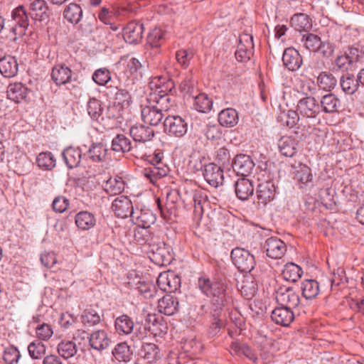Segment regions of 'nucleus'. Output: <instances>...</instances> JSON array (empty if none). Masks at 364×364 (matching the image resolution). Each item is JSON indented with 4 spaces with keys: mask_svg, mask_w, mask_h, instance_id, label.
Masks as SVG:
<instances>
[{
    "mask_svg": "<svg viewBox=\"0 0 364 364\" xmlns=\"http://www.w3.org/2000/svg\"><path fill=\"white\" fill-rule=\"evenodd\" d=\"M298 141L295 138L284 136L278 141V148L281 154L286 157H293L297 152Z\"/></svg>",
    "mask_w": 364,
    "mask_h": 364,
    "instance_id": "28",
    "label": "nucleus"
},
{
    "mask_svg": "<svg viewBox=\"0 0 364 364\" xmlns=\"http://www.w3.org/2000/svg\"><path fill=\"white\" fill-rule=\"evenodd\" d=\"M156 283L164 292H176L181 287V278L173 272H164L159 274Z\"/></svg>",
    "mask_w": 364,
    "mask_h": 364,
    "instance_id": "7",
    "label": "nucleus"
},
{
    "mask_svg": "<svg viewBox=\"0 0 364 364\" xmlns=\"http://www.w3.org/2000/svg\"><path fill=\"white\" fill-rule=\"evenodd\" d=\"M333 65L336 66L337 70L347 72L351 70L355 64L348 53V50H346L344 54L339 55L335 58Z\"/></svg>",
    "mask_w": 364,
    "mask_h": 364,
    "instance_id": "50",
    "label": "nucleus"
},
{
    "mask_svg": "<svg viewBox=\"0 0 364 364\" xmlns=\"http://www.w3.org/2000/svg\"><path fill=\"white\" fill-rule=\"evenodd\" d=\"M320 103V108L324 112L333 113L337 112L340 101L334 94L330 93L322 97Z\"/></svg>",
    "mask_w": 364,
    "mask_h": 364,
    "instance_id": "45",
    "label": "nucleus"
},
{
    "mask_svg": "<svg viewBox=\"0 0 364 364\" xmlns=\"http://www.w3.org/2000/svg\"><path fill=\"white\" fill-rule=\"evenodd\" d=\"M46 345L38 340L31 342L28 346L29 355L33 359H41L46 354Z\"/></svg>",
    "mask_w": 364,
    "mask_h": 364,
    "instance_id": "58",
    "label": "nucleus"
},
{
    "mask_svg": "<svg viewBox=\"0 0 364 364\" xmlns=\"http://www.w3.org/2000/svg\"><path fill=\"white\" fill-rule=\"evenodd\" d=\"M354 64L364 63V43H358L347 48Z\"/></svg>",
    "mask_w": 364,
    "mask_h": 364,
    "instance_id": "57",
    "label": "nucleus"
},
{
    "mask_svg": "<svg viewBox=\"0 0 364 364\" xmlns=\"http://www.w3.org/2000/svg\"><path fill=\"white\" fill-rule=\"evenodd\" d=\"M55 159L50 151L41 152L36 158L38 166L45 170H51L55 166Z\"/></svg>",
    "mask_w": 364,
    "mask_h": 364,
    "instance_id": "53",
    "label": "nucleus"
},
{
    "mask_svg": "<svg viewBox=\"0 0 364 364\" xmlns=\"http://www.w3.org/2000/svg\"><path fill=\"white\" fill-rule=\"evenodd\" d=\"M164 33L161 28H154L148 35L147 43L152 48H159L163 41Z\"/></svg>",
    "mask_w": 364,
    "mask_h": 364,
    "instance_id": "62",
    "label": "nucleus"
},
{
    "mask_svg": "<svg viewBox=\"0 0 364 364\" xmlns=\"http://www.w3.org/2000/svg\"><path fill=\"white\" fill-rule=\"evenodd\" d=\"M125 188V183L121 177L110 178L105 186V191L110 195L120 194Z\"/></svg>",
    "mask_w": 364,
    "mask_h": 364,
    "instance_id": "46",
    "label": "nucleus"
},
{
    "mask_svg": "<svg viewBox=\"0 0 364 364\" xmlns=\"http://www.w3.org/2000/svg\"><path fill=\"white\" fill-rule=\"evenodd\" d=\"M112 149L116 152L127 153L132 151V154H138L137 146H133L131 140L124 134H117L112 141Z\"/></svg>",
    "mask_w": 364,
    "mask_h": 364,
    "instance_id": "24",
    "label": "nucleus"
},
{
    "mask_svg": "<svg viewBox=\"0 0 364 364\" xmlns=\"http://www.w3.org/2000/svg\"><path fill=\"white\" fill-rule=\"evenodd\" d=\"M301 289L306 299H313L319 294L318 283L314 279H306L302 282Z\"/></svg>",
    "mask_w": 364,
    "mask_h": 364,
    "instance_id": "40",
    "label": "nucleus"
},
{
    "mask_svg": "<svg viewBox=\"0 0 364 364\" xmlns=\"http://www.w3.org/2000/svg\"><path fill=\"white\" fill-rule=\"evenodd\" d=\"M63 17L70 23L77 24L82 17V9L75 3H70L63 11Z\"/></svg>",
    "mask_w": 364,
    "mask_h": 364,
    "instance_id": "38",
    "label": "nucleus"
},
{
    "mask_svg": "<svg viewBox=\"0 0 364 364\" xmlns=\"http://www.w3.org/2000/svg\"><path fill=\"white\" fill-rule=\"evenodd\" d=\"M156 220V215L148 208L136 210L132 215V220L141 228L148 229L154 224Z\"/></svg>",
    "mask_w": 364,
    "mask_h": 364,
    "instance_id": "18",
    "label": "nucleus"
},
{
    "mask_svg": "<svg viewBox=\"0 0 364 364\" xmlns=\"http://www.w3.org/2000/svg\"><path fill=\"white\" fill-rule=\"evenodd\" d=\"M230 257L234 265L241 272H250L256 265L255 256L244 248H234Z\"/></svg>",
    "mask_w": 364,
    "mask_h": 364,
    "instance_id": "2",
    "label": "nucleus"
},
{
    "mask_svg": "<svg viewBox=\"0 0 364 364\" xmlns=\"http://www.w3.org/2000/svg\"><path fill=\"white\" fill-rule=\"evenodd\" d=\"M232 167L237 175L245 177L251 173L255 167V163L250 156L241 154L235 157Z\"/></svg>",
    "mask_w": 364,
    "mask_h": 364,
    "instance_id": "13",
    "label": "nucleus"
},
{
    "mask_svg": "<svg viewBox=\"0 0 364 364\" xmlns=\"http://www.w3.org/2000/svg\"><path fill=\"white\" fill-rule=\"evenodd\" d=\"M103 110L102 102L100 100L95 97L89 99L87 103V111L92 120L99 122L100 119H103Z\"/></svg>",
    "mask_w": 364,
    "mask_h": 364,
    "instance_id": "39",
    "label": "nucleus"
},
{
    "mask_svg": "<svg viewBox=\"0 0 364 364\" xmlns=\"http://www.w3.org/2000/svg\"><path fill=\"white\" fill-rule=\"evenodd\" d=\"M163 91L159 90L158 92H152L149 95L147 101L153 104L161 112H167L173 105V97L168 93L161 94Z\"/></svg>",
    "mask_w": 364,
    "mask_h": 364,
    "instance_id": "16",
    "label": "nucleus"
},
{
    "mask_svg": "<svg viewBox=\"0 0 364 364\" xmlns=\"http://www.w3.org/2000/svg\"><path fill=\"white\" fill-rule=\"evenodd\" d=\"M303 271L297 264L289 262L284 265L282 276L287 281L296 282L302 275Z\"/></svg>",
    "mask_w": 364,
    "mask_h": 364,
    "instance_id": "41",
    "label": "nucleus"
},
{
    "mask_svg": "<svg viewBox=\"0 0 364 364\" xmlns=\"http://www.w3.org/2000/svg\"><path fill=\"white\" fill-rule=\"evenodd\" d=\"M239 120L238 114L235 109H223L218 114V122L221 126L233 127Z\"/></svg>",
    "mask_w": 364,
    "mask_h": 364,
    "instance_id": "35",
    "label": "nucleus"
},
{
    "mask_svg": "<svg viewBox=\"0 0 364 364\" xmlns=\"http://www.w3.org/2000/svg\"><path fill=\"white\" fill-rule=\"evenodd\" d=\"M81 320L85 327H92L101 321V316L94 307L90 306L84 310Z\"/></svg>",
    "mask_w": 364,
    "mask_h": 364,
    "instance_id": "42",
    "label": "nucleus"
},
{
    "mask_svg": "<svg viewBox=\"0 0 364 364\" xmlns=\"http://www.w3.org/2000/svg\"><path fill=\"white\" fill-rule=\"evenodd\" d=\"M284 65L290 71L297 70L302 65V57L297 50L290 47L284 50L282 55Z\"/></svg>",
    "mask_w": 364,
    "mask_h": 364,
    "instance_id": "19",
    "label": "nucleus"
},
{
    "mask_svg": "<svg viewBox=\"0 0 364 364\" xmlns=\"http://www.w3.org/2000/svg\"><path fill=\"white\" fill-rule=\"evenodd\" d=\"M30 90L21 82L11 83L7 87V97L16 103L26 101Z\"/></svg>",
    "mask_w": 364,
    "mask_h": 364,
    "instance_id": "22",
    "label": "nucleus"
},
{
    "mask_svg": "<svg viewBox=\"0 0 364 364\" xmlns=\"http://www.w3.org/2000/svg\"><path fill=\"white\" fill-rule=\"evenodd\" d=\"M92 80L99 85H105L111 80L110 72L107 68H100L93 73Z\"/></svg>",
    "mask_w": 364,
    "mask_h": 364,
    "instance_id": "61",
    "label": "nucleus"
},
{
    "mask_svg": "<svg viewBox=\"0 0 364 364\" xmlns=\"http://www.w3.org/2000/svg\"><path fill=\"white\" fill-rule=\"evenodd\" d=\"M196 85V80L193 79L191 72L187 73L183 80L180 82L179 88L182 93L191 95Z\"/></svg>",
    "mask_w": 364,
    "mask_h": 364,
    "instance_id": "59",
    "label": "nucleus"
},
{
    "mask_svg": "<svg viewBox=\"0 0 364 364\" xmlns=\"http://www.w3.org/2000/svg\"><path fill=\"white\" fill-rule=\"evenodd\" d=\"M112 209L118 218H126L134 214V210L131 200L124 196L117 197L112 203Z\"/></svg>",
    "mask_w": 364,
    "mask_h": 364,
    "instance_id": "10",
    "label": "nucleus"
},
{
    "mask_svg": "<svg viewBox=\"0 0 364 364\" xmlns=\"http://www.w3.org/2000/svg\"><path fill=\"white\" fill-rule=\"evenodd\" d=\"M18 70V65L14 57L8 55L0 59V73L5 77H14Z\"/></svg>",
    "mask_w": 364,
    "mask_h": 364,
    "instance_id": "29",
    "label": "nucleus"
},
{
    "mask_svg": "<svg viewBox=\"0 0 364 364\" xmlns=\"http://www.w3.org/2000/svg\"><path fill=\"white\" fill-rule=\"evenodd\" d=\"M87 155L88 159L93 162H103L107 158L108 149L102 142H93L89 147Z\"/></svg>",
    "mask_w": 364,
    "mask_h": 364,
    "instance_id": "26",
    "label": "nucleus"
},
{
    "mask_svg": "<svg viewBox=\"0 0 364 364\" xmlns=\"http://www.w3.org/2000/svg\"><path fill=\"white\" fill-rule=\"evenodd\" d=\"M137 354L146 364H161L164 358L159 346L152 343H143Z\"/></svg>",
    "mask_w": 364,
    "mask_h": 364,
    "instance_id": "4",
    "label": "nucleus"
},
{
    "mask_svg": "<svg viewBox=\"0 0 364 364\" xmlns=\"http://www.w3.org/2000/svg\"><path fill=\"white\" fill-rule=\"evenodd\" d=\"M247 45H245L242 43V40L240 39V43L237 46V49L235 51V58L239 62H247L253 54L252 48L254 47L252 42V37H250V41L246 39Z\"/></svg>",
    "mask_w": 364,
    "mask_h": 364,
    "instance_id": "36",
    "label": "nucleus"
},
{
    "mask_svg": "<svg viewBox=\"0 0 364 364\" xmlns=\"http://www.w3.org/2000/svg\"><path fill=\"white\" fill-rule=\"evenodd\" d=\"M20 358V352L16 347H9L4 352L3 360L6 364H16L18 362Z\"/></svg>",
    "mask_w": 364,
    "mask_h": 364,
    "instance_id": "63",
    "label": "nucleus"
},
{
    "mask_svg": "<svg viewBox=\"0 0 364 364\" xmlns=\"http://www.w3.org/2000/svg\"><path fill=\"white\" fill-rule=\"evenodd\" d=\"M164 132L171 136L181 137L188 130L187 122L180 116H168L164 122Z\"/></svg>",
    "mask_w": 364,
    "mask_h": 364,
    "instance_id": "5",
    "label": "nucleus"
},
{
    "mask_svg": "<svg viewBox=\"0 0 364 364\" xmlns=\"http://www.w3.org/2000/svg\"><path fill=\"white\" fill-rule=\"evenodd\" d=\"M317 83L320 88L324 90H331L336 87L337 80L332 73L322 72L317 77Z\"/></svg>",
    "mask_w": 364,
    "mask_h": 364,
    "instance_id": "49",
    "label": "nucleus"
},
{
    "mask_svg": "<svg viewBox=\"0 0 364 364\" xmlns=\"http://www.w3.org/2000/svg\"><path fill=\"white\" fill-rule=\"evenodd\" d=\"M144 176L154 183L157 179L161 178L167 174V171L164 166L151 165L145 168L143 171Z\"/></svg>",
    "mask_w": 364,
    "mask_h": 364,
    "instance_id": "52",
    "label": "nucleus"
},
{
    "mask_svg": "<svg viewBox=\"0 0 364 364\" xmlns=\"http://www.w3.org/2000/svg\"><path fill=\"white\" fill-rule=\"evenodd\" d=\"M112 341L105 330H97L90 333L89 343L92 348L98 351L107 349Z\"/></svg>",
    "mask_w": 364,
    "mask_h": 364,
    "instance_id": "20",
    "label": "nucleus"
},
{
    "mask_svg": "<svg viewBox=\"0 0 364 364\" xmlns=\"http://www.w3.org/2000/svg\"><path fill=\"white\" fill-rule=\"evenodd\" d=\"M215 310L211 309L210 316L212 317V322L208 328V334L211 337L217 336L223 326V311H217V316H215Z\"/></svg>",
    "mask_w": 364,
    "mask_h": 364,
    "instance_id": "55",
    "label": "nucleus"
},
{
    "mask_svg": "<svg viewBox=\"0 0 364 364\" xmlns=\"http://www.w3.org/2000/svg\"><path fill=\"white\" fill-rule=\"evenodd\" d=\"M193 107L196 110L202 113H208L211 110L213 107V100L208 97V95L205 93H200L196 97H193Z\"/></svg>",
    "mask_w": 364,
    "mask_h": 364,
    "instance_id": "47",
    "label": "nucleus"
},
{
    "mask_svg": "<svg viewBox=\"0 0 364 364\" xmlns=\"http://www.w3.org/2000/svg\"><path fill=\"white\" fill-rule=\"evenodd\" d=\"M29 9V14L36 21H43L50 18V11L45 0H30Z\"/></svg>",
    "mask_w": 364,
    "mask_h": 364,
    "instance_id": "15",
    "label": "nucleus"
},
{
    "mask_svg": "<svg viewBox=\"0 0 364 364\" xmlns=\"http://www.w3.org/2000/svg\"><path fill=\"white\" fill-rule=\"evenodd\" d=\"M240 290L246 299L252 298L257 290V285L254 282L253 278L249 276L245 277L240 284Z\"/></svg>",
    "mask_w": 364,
    "mask_h": 364,
    "instance_id": "56",
    "label": "nucleus"
},
{
    "mask_svg": "<svg viewBox=\"0 0 364 364\" xmlns=\"http://www.w3.org/2000/svg\"><path fill=\"white\" fill-rule=\"evenodd\" d=\"M75 224L82 230H88L95 225V216L88 211H80L75 217Z\"/></svg>",
    "mask_w": 364,
    "mask_h": 364,
    "instance_id": "37",
    "label": "nucleus"
},
{
    "mask_svg": "<svg viewBox=\"0 0 364 364\" xmlns=\"http://www.w3.org/2000/svg\"><path fill=\"white\" fill-rule=\"evenodd\" d=\"M292 309L284 306L275 308L271 314L272 320L278 325L289 326L294 319Z\"/></svg>",
    "mask_w": 364,
    "mask_h": 364,
    "instance_id": "21",
    "label": "nucleus"
},
{
    "mask_svg": "<svg viewBox=\"0 0 364 364\" xmlns=\"http://www.w3.org/2000/svg\"><path fill=\"white\" fill-rule=\"evenodd\" d=\"M132 102V97L129 92L124 89H118L115 94V104L122 109L127 108Z\"/></svg>",
    "mask_w": 364,
    "mask_h": 364,
    "instance_id": "60",
    "label": "nucleus"
},
{
    "mask_svg": "<svg viewBox=\"0 0 364 364\" xmlns=\"http://www.w3.org/2000/svg\"><path fill=\"white\" fill-rule=\"evenodd\" d=\"M276 299L281 306L291 309L296 308L300 304L299 293L291 287H279L276 291Z\"/></svg>",
    "mask_w": 364,
    "mask_h": 364,
    "instance_id": "6",
    "label": "nucleus"
},
{
    "mask_svg": "<svg viewBox=\"0 0 364 364\" xmlns=\"http://www.w3.org/2000/svg\"><path fill=\"white\" fill-rule=\"evenodd\" d=\"M12 18L16 21L18 28H24L25 31L29 26V17L26 9L19 6L12 12Z\"/></svg>",
    "mask_w": 364,
    "mask_h": 364,
    "instance_id": "44",
    "label": "nucleus"
},
{
    "mask_svg": "<svg viewBox=\"0 0 364 364\" xmlns=\"http://www.w3.org/2000/svg\"><path fill=\"white\" fill-rule=\"evenodd\" d=\"M297 112L303 117L315 118L320 112V105L314 97H306L298 102Z\"/></svg>",
    "mask_w": 364,
    "mask_h": 364,
    "instance_id": "8",
    "label": "nucleus"
},
{
    "mask_svg": "<svg viewBox=\"0 0 364 364\" xmlns=\"http://www.w3.org/2000/svg\"><path fill=\"white\" fill-rule=\"evenodd\" d=\"M207 296H212L211 309L215 310V316H217V311H223L225 302L228 301V287L223 282H214Z\"/></svg>",
    "mask_w": 364,
    "mask_h": 364,
    "instance_id": "3",
    "label": "nucleus"
},
{
    "mask_svg": "<svg viewBox=\"0 0 364 364\" xmlns=\"http://www.w3.org/2000/svg\"><path fill=\"white\" fill-rule=\"evenodd\" d=\"M301 42L303 43L304 46L311 52L317 51L322 45L321 38L313 33H306L303 35Z\"/></svg>",
    "mask_w": 364,
    "mask_h": 364,
    "instance_id": "51",
    "label": "nucleus"
},
{
    "mask_svg": "<svg viewBox=\"0 0 364 364\" xmlns=\"http://www.w3.org/2000/svg\"><path fill=\"white\" fill-rule=\"evenodd\" d=\"M178 306V299L171 294H166L158 301L159 311L167 316H172L176 313Z\"/></svg>",
    "mask_w": 364,
    "mask_h": 364,
    "instance_id": "25",
    "label": "nucleus"
},
{
    "mask_svg": "<svg viewBox=\"0 0 364 364\" xmlns=\"http://www.w3.org/2000/svg\"><path fill=\"white\" fill-rule=\"evenodd\" d=\"M112 353L116 360L124 363L129 362L133 355L130 346L126 342L117 344Z\"/></svg>",
    "mask_w": 364,
    "mask_h": 364,
    "instance_id": "34",
    "label": "nucleus"
},
{
    "mask_svg": "<svg viewBox=\"0 0 364 364\" xmlns=\"http://www.w3.org/2000/svg\"><path fill=\"white\" fill-rule=\"evenodd\" d=\"M235 189L237 197L241 200H247L254 193L252 182L245 177L239 178L236 181Z\"/></svg>",
    "mask_w": 364,
    "mask_h": 364,
    "instance_id": "27",
    "label": "nucleus"
},
{
    "mask_svg": "<svg viewBox=\"0 0 364 364\" xmlns=\"http://www.w3.org/2000/svg\"><path fill=\"white\" fill-rule=\"evenodd\" d=\"M294 178L301 188H309L314 186L313 175L311 168L305 164H300L294 172Z\"/></svg>",
    "mask_w": 364,
    "mask_h": 364,
    "instance_id": "23",
    "label": "nucleus"
},
{
    "mask_svg": "<svg viewBox=\"0 0 364 364\" xmlns=\"http://www.w3.org/2000/svg\"><path fill=\"white\" fill-rule=\"evenodd\" d=\"M60 357L67 360L75 356L77 352L76 344L71 341H62L57 346Z\"/></svg>",
    "mask_w": 364,
    "mask_h": 364,
    "instance_id": "43",
    "label": "nucleus"
},
{
    "mask_svg": "<svg viewBox=\"0 0 364 364\" xmlns=\"http://www.w3.org/2000/svg\"><path fill=\"white\" fill-rule=\"evenodd\" d=\"M194 53L191 50L181 49L176 52V58L178 64L183 68H186L193 58Z\"/></svg>",
    "mask_w": 364,
    "mask_h": 364,
    "instance_id": "64",
    "label": "nucleus"
},
{
    "mask_svg": "<svg viewBox=\"0 0 364 364\" xmlns=\"http://www.w3.org/2000/svg\"><path fill=\"white\" fill-rule=\"evenodd\" d=\"M276 195V187L273 181L268 180L260 182L257 186V198L258 205H266L274 200Z\"/></svg>",
    "mask_w": 364,
    "mask_h": 364,
    "instance_id": "11",
    "label": "nucleus"
},
{
    "mask_svg": "<svg viewBox=\"0 0 364 364\" xmlns=\"http://www.w3.org/2000/svg\"><path fill=\"white\" fill-rule=\"evenodd\" d=\"M141 119L145 124L157 126L164 117V114L153 104L149 103L141 108Z\"/></svg>",
    "mask_w": 364,
    "mask_h": 364,
    "instance_id": "17",
    "label": "nucleus"
},
{
    "mask_svg": "<svg viewBox=\"0 0 364 364\" xmlns=\"http://www.w3.org/2000/svg\"><path fill=\"white\" fill-rule=\"evenodd\" d=\"M290 22L291 26L298 31H308L311 28L309 16L304 14H294Z\"/></svg>",
    "mask_w": 364,
    "mask_h": 364,
    "instance_id": "54",
    "label": "nucleus"
},
{
    "mask_svg": "<svg viewBox=\"0 0 364 364\" xmlns=\"http://www.w3.org/2000/svg\"><path fill=\"white\" fill-rule=\"evenodd\" d=\"M203 175L211 186L216 188L223 183V171L220 166L214 163H210L204 166Z\"/></svg>",
    "mask_w": 364,
    "mask_h": 364,
    "instance_id": "12",
    "label": "nucleus"
},
{
    "mask_svg": "<svg viewBox=\"0 0 364 364\" xmlns=\"http://www.w3.org/2000/svg\"><path fill=\"white\" fill-rule=\"evenodd\" d=\"M114 328L117 333L120 336L129 335L134 331V323L129 316L123 314L115 319Z\"/></svg>",
    "mask_w": 364,
    "mask_h": 364,
    "instance_id": "33",
    "label": "nucleus"
},
{
    "mask_svg": "<svg viewBox=\"0 0 364 364\" xmlns=\"http://www.w3.org/2000/svg\"><path fill=\"white\" fill-rule=\"evenodd\" d=\"M63 160L68 168L77 167L81 161L82 151L80 149L69 146L62 153Z\"/></svg>",
    "mask_w": 364,
    "mask_h": 364,
    "instance_id": "32",
    "label": "nucleus"
},
{
    "mask_svg": "<svg viewBox=\"0 0 364 364\" xmlns=\"http://www.w3.org/2000/svg\"><path fill=\"white\" fill-rule=\"evenodd\" d=\"M340 85L343 91L348 95L354 94L360 87L357 77L355 79L352 74L342 76L340 80Z\"/></svg>",
    "mask_w": 364,
    "mask_h": 364,
    "instance_id": "48",
    "label": "nucleus"
},
{
    "mask_svg": "<svg viewBox=\"0 0 364 364\" xmlns=\"http://www.w3.org/2000/svg\"><path fill=\"white\" fill-rule=\"evenodd\" d=\"M149 257L159 266H166L172 262L173 250L163 241L154 242L149 245Z\"/></svg>",
    "mask_w": 364,
    "mask_h": 364,
    "instance_id": "1",
    "label": "nucleus"
},
{
    "mask_svg": "<svg viewBox=\"0 0 364 364\" xmlns=\"http://www.w3.org/2000/svg\"><path fill=\"white\" fill-rule=\"evenodd\" d=\"M71 77L72 70L63 65H57L52 70L51 77L57 85L69 82Z\"/></svg>",
    "mask_w": 364,
    "mask_h": 364,
    "instance_id": "30",
    "label": "nucleus"
},
{
    "mask_svg": "<svg viewBox=\"0 0 364 364\" xmlns=\"http://www.w3.org/2000/svg\"><path fill=\"white\" fill-rule=\"evenodd\" d=\"M143 32V23L131 21L123 28V38L129 44H136L142 39Z\"/></svg>",
    "mask_w": 364,
    "mask_h": 364,
    "instance_id": "14",
    "label": "nucleus"
},
{
    "mask_svg": "<svg viewBox=\"0 0 364 364\" xmlns=\"http://www.w3.org/2000/svg\"><path fill=\"white\" fill-rule=\"evenodd\" d=\"M263 248L269 257L275 259H281L287 252L286 244L277 237L267 238Z\"/></svg>",
    "mask_w": 364,
    "mask_h": 364,
    "instance_id": "9",
    "label": "nucleus"
},
{
    "mask_svg": "<svg viewBox=\"0 0 364 364\" xmlns=\"http://www.w3.org/2000/svg\"><path fill=\"white\" fill-rule=\"evenodd\" d=\"M130 135L136 142L145 143L154 136V130L146 126H134L130 129Z\"/></svg>",
    "mask_w": 364,
    "mask_h": 364,
    "instance_id": "31",
    "label": "nucleus"
}]
</instances>
